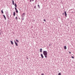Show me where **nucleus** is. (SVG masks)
<instances>
[{"label":"nucleus","mask_w":75,"mask_h":75,"mask_svg":"<svg viewBox=\"0 0 75 75\" xmlns=\"http://www.w3.org/2000/svg\"><path fill=\"white\" fill-rule=\"evenodd\" d=\"M58 75H61V73H59L58 74Z\"/></svg>","instance_id":"5701e85b"},{"label":"nucleus","mask_w":75,"mask_h":75,"mask_svg":"<svg viewBox=\"0 0 75 75\" xmlns=\"http://www.w3.org/2000/svg\"><path fill=\"white\" fill-rule=\"evenodd\" d=\"M18 10H16V12L17 13H18Z\"/></svg>","instance_id":"dca6fc26"},{"label":"nucleus","mask_w":75,"mask_h":75,"mask_svg":"<svg viewBox=\"0 0 75 75\" xmlns=\"http://www.w3.org/2000/svg\"><path fill=\"white\" fill-rule=\"evenodd\" d=\"M64 50H67V47L66 46H64Z\"/></svg>","instance_id":"ddd939ff"},{"label":"nucleus","mask_w":75,"mask_h":75,"mask_svg":"<svg viewBox=\"0 0 75 75\" xmlns=\"http://www.w3.org/2000/svg\"><path fill=\"white\" fill-rule=\"evenodd\" d=\"M12 4L13 5H14V2L13 0H12Z\"/></svg>","instance_id":"6e6552de"},{"label":"nucleus","mask_w":75,"mask_h":75,"mask_svg":"<svg viewBox=\"0 0 75 75\" xmlns=\"http://www.w3.org/2000/svg\"><path fill=\"white\" fill-rule=\"evenodd\" d=\"M43 55L45 56V58H47L48 56V53L47 51H44L43 52Z\"/></svg>","instance_id":"f257e3e1"},{"label":"nucleus","mask_w":75,"mask_h":75,"mask_svg":"<svg viewBox=\"0 0 75 75\" xmlns=\"http://www.w3.org/2000/svg\"><path fill=\"white\" fill-rule=\"evenodd\" d=\"M1 35V33L0 32V35Z\"/></svg>","instance_id":"7c9ffc66"},{"label":"nucleus","mask_w":75,"mask_h":75,"mask_svg":"<svg viewBox=\"0 0 75 75\" xmlns=\"http://www.w3.org/2000/svg\"><path fill=\"white\" fill-rule=\"evenodd\" d=\"M42 49H40V52H42Z\"/></svg>","instance_id":"2eb2a0df"},{"label":"nucleus","mask_w":75,"mask_h":75,"mask_svg":"<svg viewBox=\"0 0 75 75\" xmlns=\"http://www.w3.org/2000/svg\"><path fill=\"white\" fill-rule=\"evenodd\" d=\"M62 14L63 15H64V13H63Z\"/></svg>","instance_id":"cd10ccee"},{"label":"nucleus","mask_w":75,"mask_h":75,"mask_svg":"<svg viewBox=\"0 0 75 75\" xmlns=\"http://www.w3.org/2000/svg\"><path fill=\"white\" fill-rule=\"evenodd\" d=\"M47 1V0H45V1Z\"/></svg>","instance_id":"c756f323"},{"label":"nucleus","mask_w":75,"mask_h":75,"mask_svg":"<svg viewBox=\"0 0 75 75\" xmlns=\"http://www.w3.org/2000/svg\"><path fill=\"white\" fill-rule=\"evenodd\" d=\"M16 41L18 43L19 42V41H18V40H16Z\"/></svg>","instance_id":"9d476101"},{"label":"nucleus","mask_w":75,"mask_h":75,"mask_svg":"<svg viewBox=\"0 0 75 75\" xmlns=\"http://www.w3.org/2000/svg\"><path fill=\"white\" fill-rule=\"evenodd\" d=\"M13 16H16V13L15 12V11L13 12Z\"/></svg>","instance_id":"423d86ee"},{"label":"nucleus","mask_w":75,"mask_h":75,"mask_svg":"<svg viewBox=\"0 0 75 75\" xmlns=\"http://www.w3.org/2000/svg\"><path fill=\"white\" fill-rule=\"evenodd\" d=\"M44 0V1H45V0Z\"/></svg>","instance_id":"c9c22d12"},{"label":"nucleus","mask_w":75,"mask_h":75,"mask_svg":"<svg viewBox=\"0 0 75 75\" xmlns=\"http://www.w3.org/2000/svg\"><path fill=\"white\" fill-rule=\"evenodd\" d=\"M27 59H28V58H27V57L26 58Z\"/></svg>","instance_id":"473e14b6"},{"label":"nucleus","mask_w":75,"mask_h":75,"mask_svg":"<svg viewBox=\"0 0 75 75\" xmlns=\"http://www.w3.org/2000/svg\"><path fill=\"white\" fill-rule=\"evenodd\" d=\"M1 13L2 14H3L4 12H3V10H2L1 11Z\"/></svg>","instance_id":"a211bd4d"},{"label":"nucleus","mask_w":75,"mask_h":75,"mask_svg":"<svg viewBox=\"0 0 75 75\" xmlns=\"http://www.w3.org/2000/svg\"><path fill=\"white\" fill-rule=\"evenodd\" d=\"M44 21H45H45H46V20H45V19H44Z\"/></svg>","instance_id":"b1692460"},{"label":"nucleus","mask_w":75,"mask_h":75,"mask_svg":"<svg viewBox=\"0 0 75 75\" xmlns=\"http://www.w3.org/2000/svg\"><path fill=\"white\" fill-rule=\"evenodd\" d=\"M35 2H37V0H35Z\"/></svg>","instance_id":"c85d7f7f"},{"label":"nucleus","mask_w":75,"mask_h":75,"mask_svg":"<svg viewBox=\"0 0 75 75\" xmlns=\"http://www.w3.org/2000/svg\"><path fill=\"white\" fill-rule=\"evenodd\" d=\"M15 9L16 11L17 10V8H16V7H15Z\"/></svg>","instance_id":"412c9836"},{"label":"nucleus","mask_w":75,"mask_h":75,"mask_svg":"<svg viewBox=\"0 0 75 75\" xmlns=\"http://www.w3.org/2000/svg\"><path fill=\"white\" fill-rule=\"evenodd\" d=\"M50 46H51V45L50 44L49 45Z\"/></svg>","instance_id":"72a5a7b5"},{"label":"nucleus","mask_w":75,"mask_h":75,"mask_svg":"<svg viewBox=\"0 0 75 75\" xmlns=\"http://www.w3.org/2000/svg\"><path fill=\"white\" fill-rule=\"evenodd\" d=\"M11 15L10 16V17H11Z\"/></svg>","instance_id":"e433bc0d"},{"label":"nucleus","mask_w":75,"mask_h":75,"mask_svg":"<svg viewBox=\"0 0 75 75\" xmlns=\"http://www.w3.org/2000/svg\"><path fill=\"white\" fill-rule=\"evenodd\" d=\"M6 16H7V17L8 18V19H9V16H8V15H7Z\"/></svg>","instance_id":"4468645a"},{"label":"nucleus","mask_w":75,"mask_h":75,"mask_svg":"<svg viewBox=\"0 0 75 75\" xmlns=\"http://www.w3.org/2000/svg\"><path fill=\"white\" fill-rule=\"evenodd\" d=\"M71 58L74 59V56H71Z\"/></svg>","instance_id":"4be33fe9"},{"label":"nucleus","mask_w":75,"mask_h":75,"mask_svg":"<svg viewBox=\"0 0 75 75\" xmlns=\"http://www.w3.org/2000/svg\"><path fill=\"white\" fill-rule=\"evenodd\" d=\"M41 56L42 58H44V56H43V54H41Z\"/></svg>","instance_id":"39448f33"},{"label":"nucleus","mask_w":75,"mask_h":75,"mask_svg":"<svg viewBox=\"0 0 75 75\" xmlns=\"http://www.w3.org/2000/svg\"><path fill=\"white\" fill-rule=\"evenodd\" d=\"M14 42L16 45V47H17V46H18V43H17L16 42L15 40H14Z\"/></svg>","instance_id":"f03ea898"},{"label":"nucleus","mask_w":75,"mask_h":75,"mask_svg":"<svg viewBox=\"0 0 75 75\" xmlns=\"http://www.w3.org/2000/svg\"><path fill=\"white\" fill-rule=\"evenodd\" d=\"M15 19H16V20H18V18H17V17H16L15 18Z\"/></svg>","instance_id":"aec40b11"},{"label":"nucleus","mask_w":75,"mask_h":75,"mask_svg":"<svg viewBox=\"0 0 75 75\" xmlns=\"http://www.w3.org/2000/svg\"><path fill=\"white\" fill-rule=\"evenodd\" d=\"M24 17H22V18H21V20H24Z\"/></svg>","instance_id":"f8f14e48"},{"label":"nucleus","mask_w":75,"mask_h":75,"mask_svg":"<svg viewBox=\"0 0 75 75\" xmlns=\"http://www.w3.org/2000/svg\"><path fill=\"white\" fill-rule=\"evenodd\" d=\"M1 75V74H0V75Z\"/></svg>","instance_id":"4c0bfd02"},{"label":"nucleus","mask_w":75,"mask_h":75,"mask_svg":"<svg viewBox=\"0 0 75 75\" xmlns=\"http://www.w3.org/2000/svg\"><path fill=\"white\" fill-rule=\"evenodd\" d=\"M69 54H71V52H69Z\"/></svg>","instance_id":"bb28decb"},{"label":"nucleus","mask_w":75,"mask_h":75,"mask_svg":"<svg viewBox=\"0 0 75 75\" xmlns=\"http://www.w3.org/2000/svg\"><path fill=\"white\" fill-rule=\"evenodd\" d=\"M34 0H32V1H34Z\"/></svg>","instance_id":"2f4dec72"},{"label":"nucleus","mask_w":75,"mask_h":75,"mask_svg":"<svg viewBox=\"0 0 75 75\" xmlns=\"http://www.w3.org/2000/svg\"><path fill=\"white\" fill-rule=\"evenodd\" d=\"M38 6L39 7V8H40V5H38Z\"/></svg>","instance_id":"f3484780"},{"label":"nucleus","mask_w":75,"mask_h":75,"mask_svg":"<svg viewBox=\"0 0 75 75\" xmlns=\"http://www.w3.org/2000/svg\"><path fill=\"white\" fill-rule=\"evenodd\" d=\"M11 44L12 45H13V44H14L13 41L11 40Z\"/></svg>","instance_id":"1a4fd4ad"},{"label":"nucleus","mask_w":75,"mask_h":75,"mask_svg":"<svg viewBox=\"0 0 75 75\" xmlns=\"http://www.w3.org/2000/svg\"><path fill=\"white\" fill-rule=\"evenodd\" d=\"M64 14L66 17H67V13L65 11H64Z\"/></svg>","instance_id":"20e7f679"},{"label":"nucleus","mask_w":75,"mask_h":75,"mask_svg":"<svg viewBox=\"0 0 75 75\" xmlns=\"http://www.w3.org/2000/svg\"><path fill=\"white\" fill-rule=\"evenodd\" d=\"M30 2H31V1H32V0H30Z\"/></svg>","instance_id":"a878e982"},{"label":"nucleus","mask_w":75,"mask_h":75,"mask_svg":"<svg viewBox=\"0 0 75 75\" xmlns=\"http://www.w3.org/2000/svg\"><path fill=\"white\" fill-rule=\"evenodd\" d=\"M41 75H44V73H42L41 74Z\"/></svg>","instance_id":"393cba45"},{"label":"nucleus","mask_w":75,"mask_h":75,"mask_svg":"<svg viewBox=\"0 0 75 75\" xmlns=\"http://www.w3.org/2000/svg\"><path fill=\"white\" fill-rule=\"evenodd\" d=\"M34 8H35V9H36V8H36V6H35Z\"/></svg>","instance_id":"6ab92c4d"},{"label":"nucleus","mask_w":75,"mask_h":75,"mask_svg":"<svg viewBox=\"0 0 75 75\" xmlns=\"http://www.w3.org/2000/svg\"><path fill=\"white\" fill-rule=\"evenodd\" d=\"M11 14H12V13H11Z\"/></svg>","instance_id":"f704fd0d"},{"label":"nucleus","mask_w":75,"mask_h":75,"mask_svg":"<svg viewBox=\"0 0 75 75\" xmlns=\"http://www.w3.org/2000/svg\"><path fill=\"white\" fill-rule=\"evenodd\" d=\"M25 17V13H23L22 15V17Z\"/></svg>","instance_id":"7ed1b4c3"},{"label":"nucleus","mask_w":75,"mask_h":75,"mask_svg":"<svg viewBox=\"0 0 75 75\" xmlns=\"http://www.w3.org/2000/svg\"><path fill=\"white\" fill-rule=\"evenodd\" d=\"M14 6L15 7H17V4H16V3H15L14 4Z\"/></svg>","instance_id":"9b49d317"},{"label":"nucleus","mask_w":75,"mask_h":75,"mask_svg":"<svg viewBox=\"0 0 75 75\" xmlns=\"http://www.w3.org/2000/svg\"><path fill=\"white\" fill-rule=\"evenodd\" d=\"M3 16L4 18H5V20H6V16H5V15H4Z\"/></svg>","instance_id":"0eeeda50"}]
</instances>
